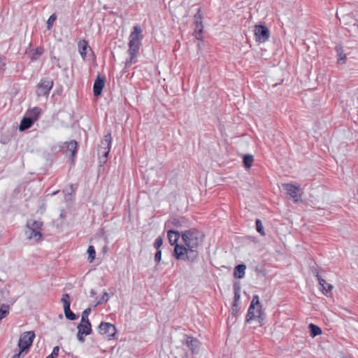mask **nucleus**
Masks as SVG:
<instances>
[{"instance_id":"obj_1","label":"nucleus","mask_w":358,"mask_h":358,"mask_svg":"<svg viewBox=\"0 0 358 358\" xmlns=\"http://www.w3.org/2000/svg\"><path fill=\"white\" fill-rule=\"evenodd\" d=\"M181 238L185 245L174 247L173 256L178 260L195 262L199 257L197 248L203 241V234L196 229H190L182 231Z\"/></svg>"},{"instance_id":"obj_2","label":"nucleus","mask_w":358,"mask_h":358,"mask_svg":"<svg viewBox=\"0 0 358 358\" xmlns=\"http://www.w3.org/2000/svg\"><path fill=\"white\" fill-rule=\"evenodd\" d=\"M254 320H257L260 325H262V322L264 320L262 304L257 295H255L252 297L248 308L245 321L249 323Z\"/></svg>"},{"instance_id":"obj_3","label":"nucleus","mask_w":358,"mask_h":358,"mask_svg":"<svg viewBox=\"0 0 358 358\" xmlns=\"http://www.w3.org/2000/svg\"><path fill=\"white\" fill-rule=\"evenodd\" d=\"M142 30L139 26H134V29L129 35V55L136 57L141 46L143 36Z\"/></svg>"},{"instance_id":"obj_4","label":"nucleus","mask_w":358,"mask_h":358,"mask_svg":"<svg viewBox=\"0 0 358 358\" xmlns=\"http://www.w3.org/2000/svg\"><path fill=\"white\" fill-rule=\"evenodd\" d=\"M43 222L29 220L27 222L25 235L29 240L38 241L42 237L41 229Z\"/></svg>"},{"instance_id":"obj_5","label":"nucleus","mask_w":358,"mask_h":358,"mask_svg":"<svg viewBox=\"0 0 358 358\" xmlns=\"http://www.w3.org/2000/svg\"><path fill=\"white\" fill-rule=\"evenodd\" d=\"M99 333L103 335L105 338L108 340L115 338L117 333V329L115 325L109 323L102 322L98 327Z\"/></svg>"},{"instance_id":"obj_6","label":"nucleus","mask_w":358,"mask_h":358,"mask_svg":"<svg viewBox=\"0 0 358 358\" xmlns=\"http://www.w3.org/2000/svg\"><path fill=\"white\" fill-rule=\"evenodd\" d=\"M35 334L34 331H26L23 333L19 339L18 347L20 352H23L28 349L32 344Z\"/></svg>"},{"instance_id":"obj_7","label":"nucleus","mask_w":358,"mask_h":358,"mask_svg":"<svg viewBox=\"0 0 358 358\" xmlns=\"http://www.w3.org/2000/svg\"><path fill=\"white\" fill-rule=\"evenodd\" d=\"M52 87L53 80L51 78H45L41 79L37 85V95L39 96L48 95Z\"/></svg>"},{"instance_id":"obj_8","label":"nucleus","mask_w":358,"mask_h":358,"mask_svg":"<svg viewBox=\"0 0 358 358\" xmlns=\"http://www.w3.org/2000/svg\"><path fill=\"white\" fill-rule=\"evenodd\" d=\"M61 301L64 306V312L66 318L69 320H75L78 318L77 315L71 310V301L69 294H64L62 295Z\"/></svg>"},{"instance_id":"obj_9","label":"nucleus","mask_w":358,"mask_h":358,"mask_svg":"<svg viewBox=\"0 0 358 358\" xmlns=\"http://www.w3.org/2000/svg\"><path fill=\"white\" fill-rule=\"evenodd\" d=\"M78 334H77V338L78 340L83 343L85 341V336L90 335L92 333V325L90 322H80L78 327Z\"/></svg>"},{"instance_id":"obj_10","label":"nucleus","mask_w":358,"mask_h":358,"mask_svg":"<svg viewBox=\"0 0 358 358\" xmlns=\"http://www.w3.org/2000/svg\"><path fill=\"white\" fill-rule=\"evenodd\" d=\"M270 35L268 29L264 25H256L255 27V36L256 41L264 43L268 40Z\"/></svg>"},{"instance_id":"obj_11","label":"nucleus","mask_w":358,"mask_h":358,"mask_svg":"<svg viewBox=\"0 0 358 358\" xmlns=\"http://www.w3.org/2000/svg\"><path fill=\"white\" fill-rule=\"evenodd\" d=\"M184 343L188 347L193 355H197L199 352L201 347L200 341L197 338L186 334L184 336Z\"/></svg>"},{"instance_id":"obj_12","label":"nucleus","mask_w":358,"mask_h":358,"mask_svg":"<svg viewBox=\"0 0 358 358\" xmlns=\"http://www.w3.org/2000/svg\"><path fill=\"white\" fill-rule=\"evenodd\" d=\"M315 277L319 282L320 290L322 294L327 296H331L333 286L331 284L327 283L326 280L322 278L318 272L316 273Z\"/></svg>"},{"instance_id":"obj_13","label":"nucleus","mask_w":358,"mask_h":358,"mask_svg":"<svg viewBox=\"0 0 358 358\" xmlns=\"http://www.w3.org/2000/svg\"><path fill=\"white\" fill-rule=\"evenodd\" d=\"M106 79L104 77L98 76L94 83L93 92L95 96H99L101 94L102 90L105 85Z\"/></svg>"},{"instance_id":"obj_14","label":"nucleus","mask_w":358,"mask_h":358,"mask_svg":"<svg viewBox=\"0 0 358 358\" xmlns=\"http://www.w3.org/2000/svg\"><path fill=\"white\" fill-rule=\"evenodd\" d=\"M167 236L169 238V243L171 245H174L176 247L177 245H179L178 243V241L180 237L181 236V234L178 231L169 229L167 231Z\"/></svg>"},{"instance_id":"obj_15","label":"nucleus","mask_w":358,"mask_h":358,"mask_svg":"<svg viewBox=\"0 0 358 358\" xmlns=\"http://www.w3.org/2000/svg\"><path fill=\"white\" fill-rule=\"evenodd\" d=\"M336 52L337 63L338 64H343L345 63L347 60L346 54L344 53L343 48L341 45H337L335 47Z\"/></svg>"},{"instance_id":"obj_16","label":"nucleus","mask_w":358,"mask_h":358,"mask_svg":"<svg viewBox=\"0 0 358 358\" xmlns=\"http://www.w3.org/2000/svg\"><path fill=\"white\" fill-rule=\"evenodd\" d=\"M303 194L302 189L296 185H292V200L294 202L302 201L301 196Z\"/></svg>"},{"instance_id":"obj_17","label":"nucleus","mask_w":358,"mask_h":358,"mask_svg":"<svg viewBox=\"0 0 358 358\" xmlns=\"http://www.w3.org/2000/svg\"><path fill=\"white\" fill-rule=\"evenodd\" d=\"M66 145V152H69L72 157H74L78 150V143L76 141L73 140L69 142L65 143Z\"/></svg>"},{"instance_id":"obj_18","label":"nucleus","mask_w":358,"mask_h":358,"mask_svg":"<svg viewBox=\"0 0 358 358\" xmlns=\"http://www.w3.org/2000/svg\"><path fill=\"white\" fill-rule=\"evenodd\" d=\"M34 123V122L32 119L28 117L27 116H25L21 120L20 124L19 126V129L20 131H24L26 129H28L33 125Z\"/></svg>"},{"instance_id":"obj_19","label":"nucleus","mask_w":358,"mask_h":358,"mask_svg":"<svg viewBox=\"0 0 358 358\" xmlns=\"http://www.w3.org/2000/svg\"><path fill=\"white\" fill-rule=\"evenodd\" d=\"M246 266L245 264H238L234 268V275L235 278L241 279L245 275Z\"/></svg>"},{"instance_id":"obj_20","label":"nucleus","mask_w":358,"mask_h":358,"mask_svg":"<svg viewBox=\"0 0 358 358\" xmlns=\"http://www.w3.org/2000/svg\"><path fill=\"white\" fill-rule=\"evenodd\" d=\"M112 137L110 134L104 136L103 139L101 141L99 148L110 150Z\"/></svg>"},{"instance_id":"obj_21","label":"nucleus","mask_w":358,"mask_h":358,"mask_svg":"<svg viewBox=\"0 0 358 358\" xmlns=\"http://www.w3.org/2000/svg\"><path fill=\"white\" fill-rule=\"evenodd\" d=\"M41 109L38 107H34L27 113V116L33 120L34 122L36 121L41 114Z\"/></svg>"},{"instance_id":"obj_22","label":"nucleus","mask_w":358,"mask_h":358,"mask_svg":"<svg viewBox=\"0 0 358 358\" xmlns=\"http://www.w3.org/2000/svg\"><path fill=\"white\" fill-rule=\"evenodd\" d=\"M203 26L201 21H194V35L197 40H201Z\"/></svg>"},{"instance_id":"obj_23","label":"nucleus","mask_w":358,"mask_h":358,"mask_svg":"<svg viewBox=\"0 0 358 358\" xmlns=\"http://www.w3.org/2000/svg\"><path fill=\"white\" fill-rule=\"evenodd\" d=\"M88 48V43L85 40L80 41L78 43L79 52L83 59H85L87 55V49Z\"/></svg>"},{"instance_id":"obj_24","label":"nucleus","mask_w":358,"mask_h":358,"mask_svg":"<svg viewBox=\"0 0 358 358\" xmlns=\"http://www.w3.org/2000/svg\"><path fill=\"white\" fill-rule=\"evenodd\" d=\"M308 328L310 331V335L313 338L322 334V331L321 328L315 324H310Z\"/></svg>"},{"instance_id":"obj_25","label":"nucleus","mask_w":358,"mask_h":358,"mask_svg":"<svg viewBox=\"0 0 358 358\" xmlns=\"http://www.w3.org/2000/svg\"><path fill=\"white\" fill-rule=\"evenodd\" d=\"M43 51H44V50L41 47H38V48H36V49H34L31 53V56H30L31 60V61L37 60L43 55Z\"/></svg>"},{"instance_id":"obj_26","label":"nucleus","mask_w":358,"mask_h":358,"mask_svg":"<svg viewBox=\"0 0 358 358\" xmlns=\"http://www.w3.org/2000/svg\"><path fill=\"white\" fill-rule=\"evenodd\" d=\"M110 150L98 148V155L100 162L105 163L107 161V157L109 154Z\"/></svg>"},{"instance_id":"obj_27","label":"nucleus","mask_w":358,"mask_h":358,"mask_svg":"<svg viewBox=\"0 0 358 358\" xmlns=\"http://www.w3.org/2000/svg\"><path fill=\"white\" fill-rule=\"evenodd\" d=\"M10 306L7 304H2L0 307V321L9 314Z\"/></svg>"},{"instance_id":"obj_28","label":"nucleus","mask_w":358,"mask_h":358,"mask_svg":"<svg viewBox=\"0 0 358 358\" xmlns=\"http://www.w3.org/2000/svg\"><path fill=\"white\" fill-rule=\"evenodd\" d=\"M280 190L282 192H283L285 194H286L288 197H291V184L290 183L282 184Z\"/></svg>"},{"instance_id":"obj_29","label":"nucleus","mask_w":358,"mask_h":358,"mask_svg":"<svg viewBox=\"0 0 358 358\" xmlns=\"http://www.w3.org/2000/svg\"><path fill=\"white\" fill-rule=\"evenodd\" d=\"M87 253H88L89 262H92L93 260L95 259V256H96V251H95L94 247L92 245H90L87 249Z\"/></svg>"},{"instance_id":"obj_30","label":"nucleus","mask_w":358,"mask_h":358,"mask_svg":"<svg viewBox=\"0 0 358 358\" xmlns=\"http://www.w3.org/2000/svg\"><path fill=\"white\" fill-rule=\"evenodd\" d=\"M253 162V157L250 155H246L243 157V163L247 169H249L252 166Z\"/></svg>"},{"instance_id":"obj_31","label":"nucleus","mask_w":358,"mask_h":358,"mask_svg":"<svg viewBox=\"0 0 358 358\" xmlns=\"http://www.w3.org/2000/svg\"><path fill=\"white\" fill-rule=\"evenodd\" d=\"M185 222V220L184 218H173L171 223L173 226L176 227H182L183 224Z\"/></svg>"},{"instance_id":"obj_32","label":"nucleus","mask_w":358,"mask_h":358,"mask_svg":"<svg viewBox=\"0 0 358 358\" xmlns=\"http://www.w3.org/2000/svg\"><path fill=\"white\" fill-rule=\"evenodd\" d=\"M256 229H257V231L262 236L265 235V232H264V227H263V225H262V223L261 222L260 220L257 219L256 220Z\"/></svg>"},{"instance_id":"obj_33","label":"nucleus","mask_w":358,"mask_h":358,"mask_svg":"<svg viewBox=\"0 0 358 358\" xmlns=\"http://www.w3.org/2000/svg\"><path fill=\"white\" fill-rule=\"evenodd\" d=\"M91 313V308H86L82 313V318H81V322H90L89 319H88V315H90V313Z\"/></svg>"},{"instance_id":"obj_34","label":"nucleus","mask_w":358,"mask_h":358,"mask_svg":"<svg viewBox=\"0 0 358 358\" xmlns=\"http://www.w3.org/2000/svg\"><path fill=\"white\" fill-rule=\"evenodd\" d=\"M240 287L234 286V306H236V303L240 299Z\"/></svg>"},{"instance_id":"obj_35","label":"nucleus","mask_w":358,"mask_h":358,"mask_svg":"<svg viewBox=\"0 0 358 358\" xmlns=\"http://www.w3.org/2000/svg\"><path fill=\"white\" fill-rule=\"evenodd\" d=\"M59 352V347L55 346L50 355L47 356L45 358H57Z\"/></svg>"},{"instance_id":"obj_36","label":"nucleus","mask_w":358,"mask_h":358,"mask_svg":"<svg viewBox=\"0 0 358 358\" xmlns=\"http://www.w3.org/2000/svg\"><path fill=\"white\" fill-rule=\"evenodd\" d=\"M163 244V239L161 236L157 237L154 243V247L158 250Z\"/></svg>"},{"instance_id":"obj_37","label":"nucleus","mask_w":358,"mask_h":358,"mask_svg":"<svg viewBox=\"0 0 358 358\" xmlns=\"http://www.w3.org/2000/svg\"><path fill=\"white\" fill-rule=\"evenodd\" d=\"M108 301V292H104L102 297L96 302V306L101 305L103 302H106Z\"/></svg>"},{"instance_id":"obj_38","label":"nucleus","mask_w":358,"mask_h":358,"mask_svg":"<svg viewBox=\"0 0 358 358\" xmlns=\"http://www.w3.org/2000/svg\"><path fill=\"white\" fill-rule=\"evenodd\" d=\"M56 20V16L53 14L50 16L47 22V27L48 29H50L53 24V22Z\"/></svg>"},{"instance_id":"obj_39","label":"nucleus","mask_w":358,"mask_h":358,"mask_svg":"<svg viewBox=\"0 0 358 358\" xmlns=\"http://www.w3.org/2000/svg\"><path fill=\"white\" fill-rule=\"evenodd\" d=\"M162 259V251L158 250L155 255V261L158 264Z\"/></svg>"},{"instance_id":"obj_40","label":"nucleus","mask_w":358,"mask_h":358,"mask_svg":"<svg viewBox=\"0 0 358 358\" xmlns=\"http://www.w3.org/2000/svg\"><path fill=\"white\" fill-rule=\"evenodd\" d=\"M194 21H201L202 16L201 15V9L199 8L197 13L194 16Z\"/></svg>"},{"instance_id":"obj_41","label":"nucleus","mask_w":358,"mask_h":358,"mask_svg":"<svg viewBox=\"0 0 358 358\" xmlns=\"http://www.w3.org/2000/svg\"><path fill=\"white\" fill-rule=\"evenodd\" d=\"M136 57H132L131 55H129V58L127 59L126 60V66H130L131 65L132 62H133V60Z\"/></svg>"},{"instance_id":"obj_42","label":"nucleus","mask_w":358,"mask_h":358,"mask_svg":"<svg viewBox=\"0 0 358 358\" xmlns=\"http://www.w3.org/2000/svg\"><path fill=\"white\" fill-rule=\"evenodd\" d=\"M22 352L20 351L18 353L14 354L12 358H20Z\"/></svg>"},{"instance_id":"obj_43","label":"nucleus","mask_w":358,"mask_h":358,"mask_svg":"<svg viewBox=\"0 0 358 358\" xmlns=\"http://www.w3.org/2000/svg\"><path fill=\"white\" fill-rule=\"evenodd\" d=\"M90 294H91V296H93L96 295V292L94 289H91Z\"/></svg>"},{"instance_id":"obj_44","label":"nucleus","mask_w":358,"mask_h":358,"mask_svg":"<svg viewBox=\"0 0 358 358\" xmlns=\"http://www.w3.org/2000/svg\"><path fill=\"white\" fill-rule=\"evenodd\" d=\"M344 358H350V357H345Z\"/></svg>"},{"instance_id":"obj_45","label":"nucleus","mask_w":358,"mask_h":358,"mask_svg":"<svg viewBox=\"0 0 358 358\" xmlns=\"http://www.w3.org/2000/svg\"><path fill=\"white\" fill-rule=\"evenodd\" d=\"M357 101H358V96H357Z\"/></svg>"}]
</instances>
